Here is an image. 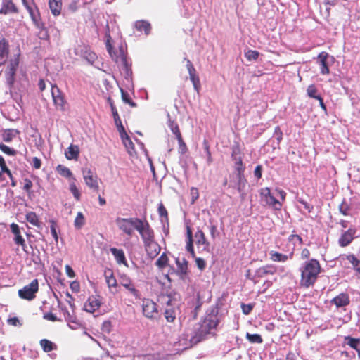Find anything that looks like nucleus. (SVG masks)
<instances>
[{"label":"nucleus","mask_w":360,"mask_h":360,"mask_svg":"<svg viewBox=\"0 0 360 360\" xmlns=\"http://www.w3.org/2000/svg\"><path fill=\"white\" fill-rule=\"evenodd\" d=\"M300 271V284L302 287L308 288L313 286L316 282L319 275L321 272V266L319 260L310 259L302 264Z\"/></svg>","instance_id":"obj_1"},{"label":"nucleus","mask_w":360,"mask_h":360,"mask_svg":"<svg viewBox=\"0 0 360 360\" xmlns=\"http://www.w3.org/2000/svg\"><path fill=\"white\" fill-rule=\"evenodd\" d=\"M142 314L148 319L158 321L161 317L158 304L150 299H143L141 304Z\"/></svg>","instance_id":"obj_2"},{"label":"nucleus","mask_w":360,"mask_h":360,"mask_svg":"<svg viewBox=\"0 0 360 360\" xmlns=\"http://www.w3.org/2000/svg\"><path fill=\"white\" fill-rule=\"evenodd\" d=\"M186 250L189 252L193 258H195V264L198 268L202 271L206 267L205 261L201 257H196L195 252L193 247V231L190 226H186Z\"/></svg>","instance_id":"obj_3"},{"label":"nucleus","mask_w":360,"mask_h":360,"mask_svg":"<svg viewBox=\"0 0 360 360\" xmlns=\"http://www.w3.org/2000/svg\"><path fill=\"white\" fill-rule=\"evenodd\" d=\"M116 224L119 229L128 236H131L134 229L136 230L141 224V219L137 217L120 218L116 219Z\"/></svg>","instance_id":"obj_4"},{"label":"nucleus","mask_w":360,"mask_h":360,"mask_svg":"<svg viewBox=\"0 0 360 360\" xmlns=\"http://www.w3.org/2000/svg\"><path fill=\"white\" fill-rule=\"evenodd\" d=\"M231 157L235 161V169L237 172V176L239 180L238 190L239 192L242 191L240 187L241 182L243 179V173L245 171V166L243 163L242 158L240 157V149L238 145L234 146L232 148Z\"/></svg>","instance_id":"obj_5"},{"label":"nucleus","mask_w":360,"mask_h":360,"mask_svg":"<svg viewBox=\"0 0 360 360\" xmlns=\"http://www.w3.org/2000/svg\"><path fill=\"white\" fill-rule=\"evenodd\" d=\"M218 323L219 319L217 314H209L206 315L198 328L199 335L204 336L209 334L212 329L216 328Z\"/></svg>","instance_id":"obj_6"},{"label":"nucleus","mask_w":360,"mask_h":360,"mask_svg":"<svg viewBox=\"0 0 360 360\" xmlns=\"http://www.w3.org/2000/svg\"><path fill=\"white\" fill-rule=\"evenodd\" d=\"M22 5L27 9L34 25H41V15L39 7L34 0H21Z\"/></svg>","instance_id":"obj_7"},{"label":"nucleus","mask_w":360,"mask_h":360,"mask_svg":"<svg viewBox=\"0 0 360 360\" xmlns=\"http://www.w3.org/2000/svg\"><path fill=\"white\" fill-rule=\"evenodd\" d=\"M39 290V282L37 279H34L32 282L25 286H24L22 289L18 290V295L20 298L27 300H32L35 298V294Z\"/></svg>","instance_id":"obj_8"},{"label":"nucleus","mask_w":360,"mask_h":360,"mask_svg":"<svg viewBox=\"0 0 360 360\" xmlns=\"http://www.w3.org/2000/svg\"><path fill=\"white\" fill-rule=\"evenodd\" d=\"M136 231L139 233L143 244L155 240L154 231L146 219H141L139 227H136Z\"/></svg>","instance_id":"obj_9"},{"label":"nucleus","mask_w":360,"mask_h":360,"mask_svg":"<svg viewBox=\"0 0 360 360\" xmlns=\"http://www.w3.org/2000/svg\"><path fill=\"white\" fill-rule=\"evenodd\" d=\"M51 96L56 108L60 111H65L67 101L64 94L56 84L51 85Z\"/></svg>","instance_id":"obj_10"},{"label":"nucleus","mask_w":360,"mask_h":360,"mask_svg":"<svg viewBox=\"0 0 360 360\" xmlns=\"http://www.w3.org/2000/svg\"><path fill=\"white\" fill-rule=\"evenodd\" d=\"M109 39L106 42V47L108 53L110 56L115 60V61L118 63L120 65L122 66L123 68L128 72L130 68V65L128 63L127 56L125 55L124 51L121 49L120 50V53L117 56H115L112 52V46L110 43V36L108 35Z\"/></svg>","instance_id":"obj_11"},{"label":"nucleus","mask_w":360,"mask_h":360,"mask_svg":"<svg viewBox=\"0 0 360 360\" xmlns=\"http://www.w3.org/2000/svg\"><path fill=\"white\" fill-rule=\"evenodd\" d=\"M193 243L198 250L199 252H210V242L207 240L205 233L200 229H198L195 233L194 236H193Z\"/></svg>","instance_id":"obj_12"},{"label":"nucleus","mask_w":360,"mask_h":360,"mask_svg":"<svg viewBox=\"0 0 360 360\" xmlns=\"http://www.w3.org/2000/svg\"><path fill=\"white\" fill-rule=\"evenodd\" d=\"M120 285L124 287L133 297L136 299L141 298V293L138 289H136L134 283L131 279L126 274H122L119 278Z\"/></svg>","instance_id":"obj_13"},{"label":"nucleus","mask_w":360,"mask_h":360,"mask_svg":"<svg viewBox=\"0 0 360 360\" xmlns=\"http://www.w3.org/2000/svg\"><path fill=\"white\" fill-rule=\"evenodd\" d=\"M276 272V267L274 265H266L258 268L252 278L254 283L259 282V278H264L268 275H274Z\"/></svg>","instance_id":"obj_14"},{"label":"nucleus","mask_w":360,"mask_h":360,"mask_svg":"<svg viewBox=\"0 0 360 360\" xmlns=\"http://www.w3.org/2000/svg\"><path fill=\"white\" fill-rule=\"evenodd\" d=\"M184 60L186 62V68L189 74L190 79L193 83L194 89L198 91L200 89V81L196 70L189 59L185 58Z\"/></svg>","instance_id":"obj_15"},{"label":"nucleus","mask_w":360,"mask_h":360,"mask_svg":"<svg viewBox=\"0 0 360 360\" xmlns=\"http://www.w3.org/2000/svg\"><path fill=\"white\" fill-rule=\"evenodd\" d=\"M11 230L14 235L13 240L18 245H20L24 251L25 250L26 243L25 240L21 235L20 227L17 224L12 223L11 224Z\"/></svg>","instance_id":"obj_16"},{"label":"nucleus","mask_w":360,"mask_h":360,"mask_svg":"<svg viewBox=\"0 0 360 360\" xmlns=\"http://www.w3.org/2000/svg\"><path fill=\"white\" fill-rule=\"evenodd\" d=\"M167 308L165 309L164 316L167 322L172 323L176 319V311L173 307L172 300L170 296H167Z\"/></svg>","instance_id":"obj_17"},{"label":"nucleus","mask_w":360,"mask_h":360,"mask_svg":"<svg viewBox=\"0 0 360 360\" xmlns=\"http://www.w3.org/2000/svg\"><path fill=\"white\" fill-rule=\"evenodd\" d=\"M329 54L326 51H322L318 55V62L320 66V72L322 75L330 74V69L328 63Z\"/></svg>","instance_id":"obj_18"},{"label":"nucleus","mask_w":360,"mask_h":360,"mask_svg":"<svg viewBox=\"0 0 360 360\" xmlns=\"http://www.w3.org/2000/svg\"><path fill=\"white\" fill-rule=\"evenodd\" d=\"M101 306V301L97 296L92 295L88 298L84 305V309L86 311L94 313L99 309Z\"/></svg>","instance_id":"obj_19"},{"label":"nucleus","mask_w":360,"mask_h":360,"mask_svg":"<svg viewBox=\"0 0 360 360\" xmlns=\"http://www.w3.org/2000/svg\"><path fill=\"white\" fill-rule=\"evenodd\" d=\"M78 49L80 51L81 56L89 63L93 65L96 61L98 58L96 54L88 46H79Z\"/></svg>","instance_id":"obj_20"},{"label":"nucleus","mask_w":360,"mask_h":360,"mask_svg":"<svg viewBox=\"0 0 360 360\" xmlns=\"http://www.w3.org/2000/svg\"><path fill=\"white\" fill-rule=\"evenodd\" d=\"M144 246L147 255L151 259H153L155 257H157L160 252V246L157 242H155V240L145 243Z\"/></svg>","instance_id":"obj_21"},{"label":"nucleus","mask_w":360,"mask_h":360,"mask_svg":"<svg viewBox=\"0 0 360 360\" xmlns=\"http://www.w3.org/2000/svg\"><path fill=\"white\" fill-rule=\"evenodd\" d=\"M9 54V44L3 37H0V67L5 64Z\"/></svg>","instance_id":"obj_22"},{"label":"nucleus","mask_w":360,"mask_h":360,"mask_svg":"<svg viewBox=\"0 0 360 360\" xmlns=\"http://www.w3.org/2000/svg\"><path fill=\"white\" fill-rule=\"evenodd\" d=\"M19 8L13 2L12 0H4L2 7L0 9V14L6 15L8 13H18Z\"/></svg>","instance_id":"obj_23"},{"label":"nucleus","mask_w":360,"mask_h":360,"mask_svg":"<svg viewBox=\"0 0 360 360\" xmlns=\"http://www.w3.org/2000/svg\"><path fill=\"white\" fill-rule=\"evenodd\" d=\"M270 259L273 262H285L288 259H292L294 256V252H290L288 255L282 254L276 251L271 250L269 252Z\"/></svg>","instance_id":"obj_24"},{"label":"nucleus","mask_w":360,"mask_h":360,"mask_svg":"<svg viewBox=\"0 0 360 360\" xmlns=\"http://www.w3.org/2000/svg\"><path fill=\"white\" fill-rule=\"evenodd\" d=\"M355 233V229L351 228L345 231L339 238V245L341 247L347 246L352 241Z\"/></svg>","instance_id":"obj_25"},{"label":"nucleus","mask_w":360,"mask_h":360,"mask_svg":"<svg viewBox=\"0 0 360 360\" xmlns=\"http://www.w3.org/2000/svg\"><path fill=\"white\" fill-rule=\"evenodd\" d=\"M330 302L337 307H342L349 304V297L348 294L342 292L331 300Z\"/></svg>","instance_id":"obj_26"},{"label":"nucleus","mask_w":360,"mask_h":360,"mask_svg":"<svg viewBox=\"0 0 360 360\" xmlns=\"http://www.w3.org/2000/svg\"><path fill=\"white\" fill-rule=\"evenodd\" d=\"M79 155V149L77 145L71 144L65 151V158L69 160H77Z\"/></svg>","instance_id":"obj_27"},{"label":"nucleus","mask_w":360,"mask_h":360,"mask_svg":"<svg viewBox=\"0 0 360 360\" xmlns=\"http://www.w3.org/2000/svg\"><path fill=\"white\" fill-rule=\"evenodd\" d=\"M62 0H49V6L51 13L58 16L62 11Z\"/></svg>","instance_id":"obj_28"},{"label":"nucleus","mask_w":360,"mask_h":360,"mask_svg":"<svg viewBox=\"0 0 360 360\" xmlns=\"http://www.w3.org/2000/svg\"><path fill=\"white\" fill-rule=\"evenodd\" d=\"M84 182L86 185L94 192H98L99 190L98 177L97 175L92 176H87L85 178Z\"/></svg>","instance_id":"obj_29"},{"label":"nucleus","mask_w":360,"mask_h":360,"mask_svg":"<svg viewBox=\"0 0 360 360\" xmlns=\"http://www.w3.org/2000/svg\"><path fill=\"white\" fill-rule=\"evenodd\" d=\"M176 264L177 266V272L181 276H185L188 272V261L186 258L183 257L181 259L177 257L176 258Z\"/></svg>","instance_id":"obj_30"},{"label":"nucleus","mask_w":360,"mask_h":360,"mask_svg":"<svg viewBox=\"0 0 360 360\" xmlns=\"http://www.w3.org/2000/svg\"><path fill=\"white\" fill-rule=\"evenodd\" d=\"M105 277L108 287L113 292L112 289L117 287V281L113 275V272L110 269L106 270L105 271Z\"/></svg>","instance_id":"obj_31"},{"label":"nucleus","mask_w":360,"mask_h":360,"mask_svg":"<svg viewBox=\"0 0 360 360\" xmlns=\"http://www.w3.org/2000/svg\"><path fill=\"white\" fill-rule=\"evenodd\" d=\"M345 341L347 345L357 352L358 357L359 358L360 338H354L350 336H346L345 337Z\"/></svg>","instance_id":"obj_32"},{"label":"nucleus","mask_w":360,"mask_h":360,"mask_svg":"<svg viewBox=\"0 0 360 360\" xmlns=\"http://www.w3.org/2000/svg\"><path fill=\"white\" fill-rule=\"evenodd\" d=\"M19 134H20V131L18 129H4L2 133V139L5 142H11Z\"/></svg>","instance_id":"obj_33"},{"label":"nucleus","mask_w":360,"mask_h":360,"mask_svg":"<svg viewBox=\"0 0 360 360\" xmlns=\"http://www.w3.org/2000/svg\"><path fill=\"white\" fill-rule=\"evenodd\" d=\"M110 252L115 257V258L118 264H127L125 255H124V251L122 249L112 248H110Z\"/></svg>","instance_id":"obj_34"},{"label":"nucleus","mask_w":360,"mask_h":360,"mask_svg":"<svg viewBox=\"0 0 360 360\" xmlns=\"http://www.w3.org/2000/svg\"><path fill=\"white\" fill-rule=\"evenodd\" d=\"M34 27L39 30L38 37L40 39L42 40H49V33L47 28L45 27V24L41 20V25H34Z\"/></svg>","instance_id":"obj_35"},{"label":"nucleus","mask_w":360,"mask_h":360,"mask_svg":"<svg viewBox=\"0 0 360 360\" xmlns=\"http://www.w3.org/2000/svg\"><path fill=\"white\" fill-rule=\"evenodd\" d=\"M39 344L44 352H49L57 349V345L47 339L41 340Z\"/></svg>","instance_id":"obj_36"},{"label":"nucleus","mask_w":360,"mask_h":360,"mask_svg":"<svg viewBox=\"0 0 360 360\" xmlns=\"http://www.w3.org/2000/svg\"><path fill=\"white\" fill-rule=\"evenodd\" d=\"M347 259L352 264L358 278L360 279V259L354 255H348Z\"/></svg>","instance_id":"obj_37"},{"label":"nucleus","mask_w":360,"mask_h":360,"mask_svg":"<svg viewBox=\"0 0 360 360\" xmlns=\"http://www.w3.org/2000/svg\"><path fill=\"white\" fill-rule=\"evenodd\" d=\"M76 181V179L75 177H72V180H70V181L69 189L71 193L73 195L75 199L77 201H79L81 199V193L77 186Z\"/></svg>","instance_id":"obj_38"},{"label":"nucleus","mask_w":360,"mask_h":360,"mask_svg":"<svg viewBox=\"0 0 360 360\" xmlns=\"http://www.w3.org/2000/svg\"><path fill=\"white\" fill-rule=\"evenodd\" d=\"M26 220L30 223L32 226L36 227H40L41 223L39 221L37 214L34 212H28L25 215Z\"/></svg>","instance_id":"obj_39"},{"label":"nucleus","mask_w":360,"mask_h":360,"mask_svg":"<svg viewBox=\"0 0 360 360\" xmlns=\"http://www.w3.org/2000/svg\"><path fill=\"white\" fill-rule=\"evenodd\" d=\"M135 27L139 31H143L146 34H148L151 30V26L149 22L145 20H138L135 23Z\"/></svg>","instance_id":"obj_40"},{"label":"nucleus","mask_w":360,"mask_h":360,"mask_svg":"<svg viewBox=\"0 0 360 360\" xmlns=\"http://www.w3.org/2000/svg\"><path fill=\"white\" fill-rule=\"evenodd\" d=\"M266 205L272 207L274 210L281 211L282 210L283 204L281 201L276 199L272 195L266 200Z\"/></svg>","instance_id":"obj_41"},{"label":"nucleus","mask_w":360,"mask_h":360,"mask_svg":"<svg viewBox=\"0 0 360 360\" xmlns=\"http://www.w3.org/2000/svg\"><path fill=\"white\" fill-rule=\"evenodd\" d=\"M56 169V172L60 176L65 177L67 179H70V180H72V178L73 177L72 173L68 167H67L63 165H57Z\"/></svg>","instance_id":"obj_42"},{"label":"nucleus","mask_w":360,"mask_h":360,"mask_svg":"<svg viewBox=\"0 0 360 360\" xmlns=\"http://www.w3.org/2000/svg\"><path fill=\"white\" fill-rule=\"evenodd\" d=\"M120 137L128 153L131 154V151L134 150V145L132 141L131 140L130 137L128 136L127 133L120 136Z\"/></svg>","instance_id":"obj_43"},{"label":"nucleus","mask_w":360,"mask_h":360,"mask_svg":"<svg viewBox=\"0 0 360 360\" xmlns=\"http://www.w3.org/2000/svg\"><path fill=\"white\" fill-rule=\"evenodd\" d=\"M19 65V60L18 58H15L10 61V63L8 66V73L11 77L14 76L16 72V70Z\"/></svg>","instance_id":"obj_44"},{"label":"nucleus","mask_w":360,"mask_h":360,"mask_svg":"<svg viewBox=\"0 0 360 360\" xmlns=\"http://www.w3.org/2000/svg\"><path fill=\"white\" fill-rule=\"evenodd\" d=\"M121 94L122 99L124 103L129 104L132 108L136 107V103L131 100L129 94L127 92L124 91L123 89H121Z\"/></svg>","instance_id":"obj_45"},{"label":"nucleus","mask_w":360,"mask_h":360,"mask_svg":"<svg viewBox=\"0 0 360 360\" xmlns=\"http://www.w3.org/2000/svg\"><path fill=\"white\" fill-rule=\"evenodd\" d=\"M246 338L251 343L261 344L263 342V339H262V336L259 334H250V333H247Z\"/></svg>","instance_id":"obj_46"},{"label":"nucleus","mask_w":360,"mask_h":360,"mask_svg":"<svg viewBox=\"0 0 360 360\" xmlns=\"http://www.w3.org/2000/svg\"><path fill=\"white\" fill-rule=\"evenodd\" d=\"M259 53L256 50H248L245 53V57L249 61L257 60L259 58Z\"/></svg>","instance_id":"obj_47"},{"label":"nucleus","mask_w":360,"mask_h":360,"mask_svg":"<svg viewBox=\"0 0 360 360\" xmlns=\"http://www.w3.org/2000/svg\"><path fill=\"white\" fill-rule=\"evenodd\" d=\"M168 257L165 253H163L156 261L155 264L160 269L165 268L168 262Z\"/></svg>","instance_id":"obj_48"},{"label":"nucleus","mask_w":360,"mask_h":360,"mask_svg":"<svg viewBox=\"0 0 360 360\" xmlns=\"http://www.w3.org/2000/svg\"><path fill=\"white\" fill-rule=\"evenodd\" d=\"M113 118H114L115 124L116 125L117 131L120 133V135L122 136V135L126 134L127 132H126L124 127L122 123L120 116L117 115V117H115Z\"/></svg>","instance_id":"obj_49"},{"label":"nucleus","mask_w":360,"mask_h":360,"mask_svg":"<svg viewBox=\"0 0 360 360\" xmlns=\"http://www.w3.org/2000/svg\"><path fill=\"white\" fill-rule=\"evenodd\" d=\"M307 95L310 98L317 99L318 97L321 96L319 95H317L318 90H317L316 87L315 86V85H314V84H311L307 87Z\"/></svg>","instance_id":"obj_50"},{"label":"nucleus","mask_w":360,"mask_h":360,"mask_svg":"<svg viewBox=\"0 0 360 360\" xmlns=\"http://www.w3.org/2000/svg\"><path fill=\"white\" fill-rule=\"evenodd\" d=\"M0 150L6 155L14 156L17 152L15 149L11 148L4 143H0Z\"/></svg>","instance_id":"obj_51"},{"label":"nucleus","mask_w":360,"mask_h":360,"mask_svg":"<svg viewBox=\"0 0 360 360\" xmlns=\"http://www.w3.org/2000/svg\"><path fill=\"white\" fill-rule=\"evenodd\" d=\"M85 222L84 217L82 212H78L75 219V226L76 228H81Z\"/></svg>","instance_id":"obj_52"},{"label":"nucleus","mask_w":360,"mask_h":360,"mask_svg":"<svg viewBox=\"0 0 360 360\" xmlns=\"http://www.w3.org/2000/svg\"><path fill=\"white\" fill-rule=\"evenodd\" d=\"M33 186V184L32 181L27 178L24 179V186L23 190L27 193L28 195H30L32 193V188Z\"/></svg>","instance_id":"obj_53"},{"label":"nucleus","mask_w":360,"mask_h":360,"mask_svg":"<svg viewBox=\"0 0 360 360\" xmlns=\"http://www.w3.org/2000/svg\"><path fill=\"white\" fill-rule=\"evenodd\" d=\"M204 148L207 153V162L208 165H210L213 162V159L212 157L211 151L210 150V145L207 141H204L203 142Z\"/></svg>","instance_id":"obj_54"},{"label":"nucleus","mask_w":360,"mask_h":360,"mask_svg":"<svg viewBox=\"0 0 360 360\" xmlns=\"http://www.w3.org/2000/svg\"><path fill=\"white\" fill-rule=\"evenodd\" d=\"M259 194L262 199L266 201L271 195V189L269 187L262 188L259 191Z\"/></svg>","instance_id":"obj_55"},{"label":"nucleus","mask_w":360,"mask_h":360,"mask_svg":"<svg viewBox=\"0 0 360 360\" xmlns=\"http://www.w3.org/2000/svg\"><path fill=\"white\" fill-rule=\"evenodd\" d=\"M158 212L160 217H163L166 220H168V212L162 203L159 205Z\"/></svg>","instance_id":"obj_56"},{"label":"nucleus","mask_w":360,"mask_h":360,"mask_svg":"<svg viewBox=\"0 0 360 360\" xmlns=\"http://www.w3.org/2000/svg\"><path fill=\"white\" fill-rule=\"evenodd\" d=\"M170 129L174 134L176 136V139H181V131L178 124L174 122L170 124Z\"/></svg>","instance_id":"obj_57"},{"label":"nucleus","mask_w":360,"mask_h":360,"mask_svg":"<svg viewBox=\"0 0 360 360\" xmlns=\"http://www.w3.org/2000/svg\"><path fill=\"white\" fill-rule=\"evenodd\" d=\"M50 224H51V233L53 237L54 238L56 243H58V234L56 232V223L55 221L51 220V221H50Z\"/></svg>","instance_id":"obj_58"},{"label":"nucleus","mask_w":360,"mask_h":360,"mask_svg":"<svg viewBox=\"0 0 360 360\" xmlns=\"http://www.w3.org/2000/svg\"><path fill=\"white\" fill-rule=\"evenodd\" d=\"M340 212L345 216L348 215L349 207L346 202L343 201L339 206Z\"/></svg>","instance_id":"obj_59"},{"label":"nucleus","mask_w":360,"mask_h":360,"mask_svg":"<svg viewBox=\"0 0 360 360\" xmlns=\"http://www.w3.org/2000/svg\"><path fill=\"white\" fill-rule=\"evenodd\" d=\"M253 307H254V304H243V303L241 304V308H242L243 312L245 315L249 314L252 311Z\"/></svg>","instance_id":"obj_60"},{"label":"nucleus","mask_w":360,"mask_h":360,"mask_svg":"<svg viewBox=\"0 0 360 360\" xmlns=\"http://www.w3.org/2000/svg\"><path fill=\"white\" fill-rule=\"evenodd\" d=\"M83 179H85L87 176H92L93 175H97L94 171H92L90 168L84 167L82 169Z\"/></svg>","instance_id":"obj_61"},{"label":"nucleus","mask_w":360,"mask_h":360,"mask_svg":"<svg viewBox=\"0 0 360 360\" xmlns=\"http://www.w3.org/2000/svg\"><path fill=\"white\" fill-rule=\"evenodd\" d=\"M43 318L46 320L53 321V322L60 321V319H58L57 316L51 312L44 314L43 316Z\"/></svg>","instance_id":"obj_62"},{"label":"nucleus","mask_w":360,"mask_h":360,"mask_svg":"<svg viewBox=\"0 0 360 360\" xmlns=\"http://www.w3.org/2000/svg\"><path fill=\"white\" fill-rule=\"evenodd\" d=\"M7 323L8 325L13 326H22V323L20 322L19 319L17 317H11L8 319Z\"/></svg>","instance_id":"obj_63"},{"label":"nucleus","mask_w":360,"mask_h":360,"mask_svg":"<svg viewBox=\"0 0 360 360\" xmlns=\"http://www.w3.org/2000/svg\"><path fill=\"white\" fill-rule=\"evenodd\" d=\"M32 167L34 169H39L41 168V161L37 157H34L32 158Z\"/></svg>","instance_id":"obj_64"}]
</instances>
